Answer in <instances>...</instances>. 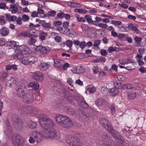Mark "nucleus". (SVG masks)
I'll list each match as a JSON object with an SVG mask.
<instances>
[{
	"label": "nucleus",
	"instance_id": "obj_14",
	"mask_svg": "<svg viewBox=\"0 0 146 146\" xmlns=\"http://www.w3.org/2000/svg\"><path fill=\"white\" fill-rule=\"evenodd\" d=\"M14 57L15 58L21 60V63L25 65L29 64L27 56L24 57V55H23V57L20 58L17 56V55H15Z\"/></svg>",
	"mask_w": 146,
	"mask_h": 146
},
{
	"label": "nucleus",
	"instance_id": "obj_35",
	"mask_svg": "<svg viewBox=\"0 0 146 146\" xmlns=\"http://www.w3.org/2000/svg\"><path fill=\"white\" fill-rule=\"evenodd\" d=\"M27 57L29 64H33L35 62V57L31 56H28Z\"/></svg>",
	"mask_w": 146,
	"mask_h": 146
},
{
	"label": "nucleus",
	"instance_id": "obj_42",
	"mask_svg": "<svg viewBox=\"0 0 146 146\" xmlns=\"http://www.w3.org/2000/svg\"><path fill=\"white\" fill-rule=\"evenodd\" d=\"M101 91L102 93L105 95H107L108 92V90L106 88L103 87L101 88Z\"/></svg>",
	"mask_w": 146,
	"mask_h": 146
},
{
	"label": "nucleus",
	"instance_id": "obj_15",
	"mask_svg": "<svg viewBox=\"0 0 146 146\" xmlns=\"http://www.w3.org/2000/svg\"><path fill=\"white\" fill-rule=\"evenodd\" d=\"M41 25L46 30L49 29H54V27H52L51 24L50 23H46L45 20H44Z\"/></svg>",
	"mask_w": 146,
	"mask_h": 146
},
{
	"label": "nucleus",
	"instance_id": "obj_62",
	"mask_svg": "<svg viewBox=\"0 0 146 146\" xmlns=\"http://www.w3.org/2000/svg\"><path fill=\"white\" fill-rule=\"evenodd\" d=\"M111 112L113 115L115 112V107L113 106H111L110 107Z\"/></svg>",
	"mask_w": 146,
	"mask_h": 146
},
{
	"label": "nucleus",
	"instance_id": "obj_12",
	"mask_svg": "<svg viewBox=\"0 0 146 146\" xmlns=\"http://www.w3.org/2000/svg\"><path fill=\"white\" fill-rule=\"evenodd\" d=\"M28 113L32 116H34L37 113L38 110L36 108L31 106H28Z\"/></svg>",
	"mask_w": 146,
	"mask_h": 146
},
{
	"label": "nucleus",
	"instance_id": "obj_54",
	"mask_svg": "<svg viewBox=\"0 0 146 146\" xmlns=\"http://www.w3.org/2000/svg\"><path fill=\"white\" fill-rule=\"evenodd\" d=\"M100 40H97L94 41L93 46H98L100 44Z\"/></svg>",
	"mask_w": 146,
	"mask_h": 146
},
{
	"label": "nucleus",
	"instance_id": "obj_22",
	"mask_svg": "<svg viewBox=\"0 0 146 146\" xmlns=\"http://www.w3.org/2000/svg\"><path fill=\"white\" fill-rule=\"evenodd\" d=\"M64 111L70 115H73L74 114V111L72 108L68 106L64 108Z\"/></svg>",
	"mask_w": 146,
	"mask_h": 146
},
{
	"label": "nucleus",
	"instance_id": "obj_32",
	"mask_svg": "<svg viewBox=\"0 0 146 146\" xmlns=\"http://www.w3.org/2000/svg\"><path fill=\"white\" fill-rule=\"evenodd\" d=\"M64 96L65 98L68 101H69L72 99V97L70 96L69 92L66 91L64 93Z\"/></svg>",
	"mask_w": 146,
	"mask_h": 146
},
{
	"label": "nucleus",
	"instance_id": "obj_58",
	"mask_svg": "<svg viewBox=\"0 0 146 146\" xmlns=\"http://www.w3.org/2000/svg\"><path fill=\"white\" fill-rule=\"evenodd\" d=\"M88 90L89 91L90 93H92L95 91L96 89L94 87L89 88H88Z\"/></svg>",
	"mask_w": 146,
	"mask_h": 146
},
{
	"label": "nucleus",
	"instance_id": "obj_49",
	"mask_svg": "<svg viewBox=\"0 0 146 146\" xmlns=\"http://www.w3.org/2000/svg\"><path fill=\"white\" fill-rule=\"evenodd\" d=\"M114 85L115 86V88L119 89L120 88L121 86V84L119 82H114Z\"/></svg>",
	"mask_w": 146,
	"mask_h": 146
},
{
	"label": "nucleus",
	"instance_id": "obj_26",
	"mask_svg": "<svg viewBox=\"0 0 146 146\" xmlns=\"http://www.w3.org/2000/svg\"><path fill=\"white\" fill-rule=\"evenodd\" d=\"M17 66L15 64H9L6 66V70H8L12 69L14 70H17L18 69Z\"/></svg>",
	"mask_w": 146,
	"mask_h": 146
},
{
	"label": "nucleus",
	"instance_id": "obj_28",
	"mask_svg": "<svg viewBox=\"0 0 146 146\" xmlns=\"http://www.w3.org/2000/svg\"><path fill=\"white\" fill-rule=\"evenodd\" d=\"M17 82L16 78H12L9 80L6 83V85L7 86H11L13 84H15Z\"/></svg>",
	"mask_w": 146,
	"mask_h": 146
},
{
	"label": "nucleus",
	"instance_id": "obj_6",
	"mask_svg": "<svg viewBox=\"0 0 146 146\" xmlns=\"http://www.w3.org/2000/svg\"><path fill=\"white\" fill-rule=\"evenodd\" d=\"M29 48L27 46L23 45L19 46L15 51V55H17L19 58H21L23 57V52L25 54H27L28 52Z\"/></svg>",
	"mask_w": 146,
	"mask_h": 146
},
{
	"label": "nucleus",
	"instance_id": "obj_23",
	"mask_svg": "<svg viewBox=\"0 0 146 146\" xmlns=\"http://www.w3.org/2000/svg\"><path fill=\"white\" fill-rule=\"evenodd\" d=\"M19 43L17 42H15L14 41H10L9 43V46L12 48H15V51L17 50V47L19 46L18 45Z\"/></svg>",
	"mask_w": 146,
	"mask_h": 146
},
{
	"label": "nucleus",
	"instance_id": "obj_61",
	"mask_svg": "<svg viewBox=\"0 0 146 146\" xmlns=\"http://www.w3.org/2000/svg\"><path fill=\"white\" fill-rule=\"evenodd\" d=\"M36 140L37 141V140L31 136L30 137L29 141L31 143H34Z\"/></svg>",
	"mask_w": 146,
	"mask_h": 146
},
{
	"label": "nucleus",
	"instance_id": "obj_50",
	"mask_svg": "<svg viewBox=\"0 0 146 146\" xmlns=\"http://www.w3.org/2000/svg\"><path fill=\"white\" fill-rule=\"evenodd\" d=\"M79 45L81 48L83 49L86 46V43L84 41L80 42Z\"/></svg>",
	"mask_w": 146,
	"mask_h": 146
},
{
	"label": "nucleus",
	"instance_id": "obj_53",
	"mask_svg": "<svg viewBox=\"0 0 146 146\" xmlns=\"http://www.w3.org/2000/svg\"><path fill=\"white\" fill-rule=\"evenodd\" d=\"M98 67L97 66H94L93 69L94 74H97L99 72L98 70Z\"/></svg>",
	"mask_w": 146,
	"mask_h": 146
},
{
	"label": "nucleus",
	"instance_id": "obj_46",
	"mask_svg": "<svg viewBox=\"0 0 146 146\" xmlns=\"http://www.w3.org/2000/svg\"><path fill=\"white\" fill-rule=\"evenodd\" d=\"M111 23L115 25H121L122 22L120 21L112 20L111 21Z\"/></svg>",
	"mask_w": 146,
	"mask_h": 146
},
{
	"label": "nucleus",
	"instance_id": "obj_47",
	"mask_svg": "<svg viewBox=\"0 0 146 146\" xmlns=\"http://www.w3.org/2000/svg\"><path fill=\"white\" fill-rule=\"evenodd\" d=\"M22 19L24 21H27L29 20V17L27 15L25 14L22 16Z\"/></svg>",
	"mask_w": 146,
	"mask_h": 146
},
{
	"label": "nucleus",
	"instance_id": "obj_41",
	"mask_svg": "<svg viewBox=\"0 0 146 146\" xmlns=\"http://www.w3.org/2000/svg\"><path fill=\"white\" fill-rule=\"evenodd\" d=\"M104 101L102 98H99L96 102V104L98 106L102 105L104 102Z\"/></svg>",
	"mask_w": 146,
	"mask_h": 146
},
{
	"label": "nucleus",
	"instance_id": "obj_21",
	"mask_svg": "<svg viewBox=\"0 0 146 146\" xmlns=\"http://www.w3.org/2000/svg\"><path fill=\"white\" fill-rule=\"evenodd\" d=\"M48 136L50 138H53L57 137V135L56 131L52 129L48 133Z\"/></svg>",
	"mask_w": 146,
	"mask_h": 146
},
{
	"label": "nucleus",
	"instance_id": "obj_8",
	"mask_svg": "<svg viewBox=\"0 0 146 146\" xmlns=\"http://www.w3.org/2000/svg\"><path fill=\"white\" fill-rule=\"evenodd\" d=\"M35 51L37 52H40L43 55L48 54L50 51V48L49 47H45L41 45L36 46Z\"/></svg>",
	"mask_w": 146,
	"mask_h": 146
},
{
	"label": "nucleus",
	"instance_id": "obj_16",
	"mask_svg": "<svg viewBox=\"0 0 146 146\" xmlns=\"http://www.w3.org/2000/svg\"><path fill=\"white\" fill-rule=\"evenodd\" d=\"M29 87L33 88V89L34 90H37L39 88L38 83L36 82H32L28 85Z\"/></svg>",
	"mask_w": 146,
	"mask_h": 146
},
{
	"label": "nucleus",
	"instance_id": "obj_34",
	"mask_svg": "<svg viewBox=\"0 0 146 146\" xmlns=\"http://www.w3.org/2000/svg\"><path fill=\"white\" fill-rule=\"evenodd\" d=\"M142 57V56H141V54L138 55L137 54L136 56V58H137V60L138 61L139 65L140 66L142 65L144 63L141 60Z\"/></svg>",
	"mask_w": 146,
	"mask_h": 146
},
{
	"label": "nucleus",
	"instance_id": "obj_25",
	"mask_svg": "<svg viewBox=\"0 0 146 146\" xmlns=\"http://www.w3.org/2000/svg\"><path fill=\"white\" fill-rule=\"evenodd\" d=\"M48 34L46 33L44 31L40 32L39 35V39L41 41H43L45 40L47 37Z\"/></svg>",
	"mask_w": 146,
	"mask_h": 146
},
{
	"label": "nucleus",
	"instance_id": "obj_11",
	"mask_svg": "<svg viewBox=\"0 0 146 146\" xmlns=\"http://www.w3.org/2000/svg\"><path fill=\"white\" fill-rule=\"evenodd\" d=\"M32 77L35 80L39 81H42L43 79L42 73L38 71L34 72L32 75Z\"/></svg>",
	"mask_w": 146,
	"mask_h": 146
},
{
	"label": "nucleus",
	"instance_id": "obj_57",
	"mask_svg": "<svg viewBox=\"0 0 146 146\" xmlns=\"http://www.w3.org/2000/svg\"><path fill=\"white\" fill-rule=\"evenodd\" d=\"M22 19L21 17H19L18 18H17L16 21V22L19 25H21L22 24Z\"/></svg>",
	"mask_w": 146,
	"mask_h": 146
},
{
	"label": "nucleus",
	"instance_id": "obj_24",
	"mask_svg": "<svg viewBox=\"0 0 146 146\" xmlns=\"http://www.w3.org/2000/svg\"><path fill=\"white\" fill-rule=\"evenodd\" d=\"M0 33L2 36H6L9 33V29L7 28L3 27L0 30Z\"/></svg>",
	"mask_w": 146,
	"mask_h": 146
},
{
	"label": "nucleus",
	"instance_id": "obj_31",
	"mask_svg": "<svg viewBox=\"0 0 146 146\" xmlns=\"http://www.w3.org/2000/svg\"><path fill=\"white\" fill-rule=\"evenodd\" d=\"M118 92V89L114 88L111 89L110 94L112 96H115L117 94Z\"/></svg>",
	"mask_w": 146,
	"mask_h": 146
},
{
	"label": "nucleus",
	"instance_id": "obj_59",
	"mask_svg": "<svg viewBox=\"0 0 146 146\" xmlns=\"http://www.w3.org/2000/svg\"><path fill=\"white\" fill-rule=\"evenodd\" d=\"M99 27L102 28H106L108 27V25L106 24L100 23Z\"/></svg>",
	"mask_w": 146,
	"mask_h": 146
},
{
	"label": "nucleus",
	"instance_id": "obj_1",
	"mask_svg": "<svg viewBox=\"0 0 146 146\" xmlns=\"http://www.w3.org/2000/svg\"><path fill=\"white\" fill-rule=\"evenodd\" d=\"M55 118L56 122L64 127H71L73 124V122L70 118L62 115H57Z\"/></svg>",
	"mask_w": 146,
	"mask_h": 146
},
{
	"label": "nucleus",
	"instance_id": "obj_56",
	"mask_svg": "<svg viewBox=\"0 0 146 146\" xmlns=\"http://www.w3.org/2000/svg\"><path fill=\"white\" fill-rule=\"evenodd\" d=\"M65 14L62 12H61L58 13L57 17L58 18L62 19L64 17Z\"/></svg>",
	"mask_w": 146,
	"mask_h": 146
},
{
	"label": "nucleus",
	"instance_id": "obj_10",
	"mask_svg": "<svg viewBox=\"0 0 146 146\" xmlns=\"http://www.w3.org/2000/svg\"><path fill=\"white\" fill-rule=\"evenodd\" d=\"M15 126L17 129H21L23 127V122L21 119H19L18 117L16 116L13 119Z\"/></svg>",
	"mask_w": 146,
	"mask_h": 146
},
{
	"label": "nucleus",
	"instance_id": "obj_60",
	"mask_svg": "<svg viewBox=\"0 0 146 146\" xmlns=\"http://www.w3.org/2000/svg\"><path fill=\"white\" fill-rule=\"evenodd\" d=\"M62 24V22L60 21H56L54 22L53 25L55 26H60Z\"/></svg>",
	"mask_w": 146,
	"mask_h": 146
},
{
	"label": "nucleus",
	"instance_id": "obj_37",
	"mask_svg": "<svg viewBox=\"0 0 146 146\" xmlns=\"http://www.w3.org/2000/svg\"><path fill=\"white\" fill-rule=\"evenodd\" d=\"M40 135V134L37 131H34L32 132L31 136L34 137L37 140H38V138Z\"/></svg>",
	"mask_w": 146,
	"mask_h": 146
},
{
	"label": "nucleus",
	"instance_id": "obj_30",
	"mask_svg": "<svg viewBox=\"0 0 146 146\" xmlns=\"http://www.w3.org/2000/svg\"><path fill=\"white\" fill-rule=\"evenodd\" d=\"M106 61V58L104 57H101L96 59H95L92 60L93 63H98L99 62H105Z\"/></svg>",
	"mask_w": 146,
	"mask_h": 146
},
{
	"label": "nucleus",
	"instance_id": "obj_36",
	"mask_svg": "<svg viewBox=\"0 0 146 146\" xmlns=\"http://www.w3.org/2000/svg\"><path fill=\"white\" fill-rule=\"evenodd\" d=\"M85 19H86L88 23L89 24H94V22L92 20L91 16L90 15H86L85 16Z\"/></svg>",
	"mask_w": 146,
	"mask_h": 146
},
{
	"label": "nucleus",
	"instance_id": "obj_20",
	"mask_svg": "<svg viewBox=\"0 0 146 146\" xmlns=\"http://www.w3.org/2000/svg\"><path fill=\"white\" fill-rule=\"evenodd\" d=\"M32 35L27 31H22L20 33L18 36L20 37H30L32 36Z\"/></svg>",
	"mask_w": 146,
	"mask_h": 146
},
{
	"label": "nucleus",
	"instance_id": "obj_52",
	"mask_svg": "<svg viewBox=\"0 0 146 146\" xmlns=\"http://www.w3.org/2000/svg\"><path fill=\"white\" fill-rule=\"evenodd\" d=\"M100 146H111L110 145L106 143H104L103 142L102 140L99 141Z\"/></svg>",
	"mask_w": 146,
	"mask_h": 146
},
{
	"label": "nucleus",
	"instance_id": "obj_63",
	"mask_svg": "<svg viewBox=\"0 0 146 146\" xmlns=\"http://www.w3.org/2000/svg\"><path fill=\"white\" fill-rule=\"evenodd\" d=\"M102 137L103 140L105 141L107 139L108 136L106 133H104L102 135Z\"/></svg>",
	"mask_w": 146,
	"mask_h": 146
},
{
	"label": "nucleus",
	"instance_id": "obj_2",
	"mask_svg": "<svg viewBox=\"0 0 146 146\" xmlns=\"http://www.w3.org/2000/svg\"><path fill=\"white\" fill-rule=\"evenodd\" d=\"M39 122L42 127L46 130L52 128L55 125V123L46 116H41Z\"/></svg>",
	"mask_w": 146,
	"mask_h": 146
},
{
	"label": "nucleus",
	"instance_id": "obj_9",
	"mask_svg": "<svg viewBox=\"0 0 146 146\" xmlns=\"http://www.w3.org/2000/svg\"><path fill=\"white\" fill-rule=\"evenodd\" d=\"M100 123L108 131H111L112 126L106 119L104 118H101L100 119Z\"/></svg>",
	"mask_w": 146,
	"mask_h": 146
},
{
	"label": "nucleus",
	"instance_id": "obj_4",
	"mask_svg": "<svg viewBox=\"0 0 146 146\" xmlns=\"http://www.w3.org/2000/svg\"><path fill=\"white\" fill-rule=\"evenodd\" d=\"M12 142L15 146H24V143L20 134H15L12 137Z\"/></svg>",
	"mask_w": 146,
	"mask_h": 146
},
{
	"label": "nucleus",
	"instance_id": "obj_39",
	"mask_svg": "<svg viewBox=\"0 0 146 146\" xmlns=\"http://www.w3.org/2000/svg\"><path fill=\"white\" fill-rule=\"evenodd\" d=\"M36 41V39L33 38H30L28 40V44L30 45H32L35 44V42Z\"/></svg>",
	"mask_w": 146,
	"mask_h": 146
},
{
	"label": "nucleus",
	"instance_id": "obj_40",
	"mask_svg": "<svg viewBox=\"0 0 146 146\" xmlns=\"http://www.w3.org/2000/svg\"><path fill=\"white\" fill-rule=\"evenodd\" d=\"M78 68V74H80L84 73L85 71V69L83 66H80L79 67H77Z\"/></svg>",
	"mask_w": 146,
	"mask_h": 146
},
{
	"label": "nucleus",
	"instance_id": "obj_51",
	"mask_svg": "<svg viewBox=\"0 0 146 146\" xmlns=\"http://www.w3.org/2000/svg\"><path fill=\"white\" fill-rule=\"evenodd\" d=\"M101 54L103 56H106L108 54V52L106 50L102 49L100 52Z\"/></svg>",
	"mask_w": 146,
	"mask_h": 146
},
{
	"label": "nucleus",
	"instance_id": "obj_38",
	"mask_svg": "<svg viewBox=\"0 0 146 146\" xmlns=\"http://www.w3.org/2000/svg\"><path fill=\"white\" fill-rule=\"evenodd\" d=\"M128 97L130 99H133L136 97V93L132 91L130 92L128 94Z\"/></svg>",
	"mask_w": 146,
	"mask_h": 146
},
{
	"label": "nucleus",
	"instance_id": "obj_48",
	"mask_svg": "<svg viewBox=\"0 0 146 146\" xmlns=\"http://www.w3.org/2000/svg\"><path fill=\"white\" fill-rule=\"evenodd\" d=\"M134 39L135 42L138 44H140L141 41L142 40V38L141 37H138L137 36L135 37Z\"/></svg>",
	"mask_w": 146,
	"mask_h": 146
},
{
	"label": "nucleus",
	"instance_id": "obj_13",
	"mask_svg": "<svg viewBox=\"0 0 146 146\" xmlns=\"http://www.w3.org/2000/svg\"><path fill=\"white\" fill-rule=\"evenodd\" d=\"M50 66V64L49 62L46 63L43 62L40 63L39 66V68L41 70L44 71L48 69Z\"/></svg>",
	"mask_w": 146,
	"mask_h": 146
},
{
	"label": "nucleus",
	"instance_id": "obj_18",
	"mask_svg": "<svg viewBox=\"0 0 146 146\" xmlns=\"http://www.w3.org/2000/svg\"><path fill=\"white\" fill-rule=\"evenodd\" d=\"M128 28L129 29L134 31V33H139L140 31L138 29L135 25L132 23H130L128 25Z\"/></svg>",
	"mask_w": 146,
	"mask_h": 146
},
{
	"label": "nucleus",
	"instance_id": "obj_44",
	"mask_svg": "<svg viewBox=\"0 0 146 146\" xmlns=\"http://www.w3.org/2000/svg\"><path fill=\"white\" fill-rule=\"evenodd\" d=\"M123 87L124 88L131 89L133 88V85L131 84L127 83L124 85Z\"/></svg>",
	"mask_w": 146,
	"mask_h": 146
},
{
	"label": "nucleus",
	"instance_id": "obj_3",
	"mask_svg": "<svg viewBox=\"0 0 146 146\" xmlns=\"http://www.w3.org/2000/svg\"><path fill=\"white\" fill-rule=\"evenodd\" d=\"M66 141L70 146H82V143L80 139L76 135H70L67 136Z\"/></svg>",
	"mask_w": 146,
	"mask_h": 146
},
{
	"label": "nucleus",
	"instance_id": "obj_43",
	"mask_svg": "<svg viewBox=\"0 0 146 146\" xmlns=\"http://www.w3.org/2000/svg\"><path fill=\"white\" fill-rule=\"evenodd\" d=\"M56 14V12L54 11H50L48 13V16L51 17H54Z\"/></svg>",
	"mask_w": 146,
	"mask_h": 146
},
{
	"label": "nucleus",
	"instance_id": "obj_7",
	"mask_svg": "<svg viewBox=\"0 0 146 146\" xmlns=\"http://www.w3.org/2000/svg\"><path fill=\"white\" fill-rule=\"evenodd\" d=\"M111 129V131H108L111 133V135L113 136L115 139L118 140L121 143L123 144V143L124 142V140L123 137L118 132L114 130L113 127H112V129Z\"/></svg>",
	"mask_w": 146,
	"mask_h": 146
},
{
	"label": "nucleus",
	"instance_id": "obj_29",
	"mask_svg": "<svg viewBox=\"0 0 146 146\" xmlns=\"http://www.w3.org/2000/svg\"><path fill=\"white\" fill-rule=\"evenodd\" d=\"M28 125L30 128L34 129L36 127L37 124L35 122L33 121L32 120H30L28 123Z\"/></svg>",
	"mask_w": 146,
	"mask_h": 146
},
{
	"label": "nucleus",
	"instance_id": "obj_5",
	"mask_svg": "<svg viewBox=\"0 0 146 146\" xmlns=\"http://www.w3.org/2000/svg\"><path fill=\"white\" fill-rule=\"evenodd\" d=\"M33 97V91L31 90H28L25 91L23 100L24 102L27 104H29L33 101L34 99Z\"/></svg>",
	"mask_w": 146,
	"mask_h": 146
},
{
	"label": "nucleus",
	"instance_id": "obj_27",
	"mask_svg": "<svg viewBox=\"0 0 146 146\" xmlns=\"http://www.w3.org/2000/svg\"><path fill=\"white\" fill-rule=\"evenodd\" d=\"M28 106H23L20 108L19 111L23 114L28 113Z\"/></svg>",
	"mask_w": 146,
	"mask_h": 146
},
{
	"label": "nucleus",
	"instance_id": "obj_33",
	"mask_svg": "<svg viewBox=\"0 0 146 146\" xmlns=\"http://www.w3.org/2000/svg\"><path fill=\"white\" fill-rule=\"evenodd\" d=\"M126 36L124 33H119L118 34L117 37L119 40H121L125 41L126 40Z\"/></svg>",
	"mask_w": 146,
	"mask_h": 146
},
{
	"label": "nucleus",
	"instance_id": "obj_17",
	"mask_svg": "<svg viewBox=\"0 0 146 146\" xmlns=\"http://www.w3.org/2000/svg\"><path fill=\"white\" fill-rule=\"evenodd\" d=\"M16 90L17 95L19 97H22L23 98V97L24 96L25 92L23 90V89L19 87H17Z\"/></svg>",
	"mask_w": 146,
	"mask_h": 146
},
{
	"label": "nucleus",
	"instance_id": "obj_45",
	"mask_svg": "<svg viewBox=\"0 0 146 146\" xmlns=\"http://www.w3.org/2000/svg\"><path fill=\"white\" fill-rule=\"evenodd\" d=\"M40 26V25L39 24L35 25L32 23H31L29 25V27L30 28H36L39 27Z\"/></svg>",
	"mask_w": 146,
	"mask_h": 146
},
{
	"label": "nucleus",
	"instance_id": "obj_64",
	"mask_svg": "<svg viewBox=\"0 0 146 146\" xmlns=\"http://www.w3.org/2000/svg\"><path fill=\"white\" fill-rule=\"evenodd\" d=\"M139 70L142 73H145L146 72V68L143 67H141L139 69Z\"/></svg>",
	"mask_w": 146,
	"mask_h": 146
},
{
	"label": "nucleus",
	"instance_id": "obj_19",
	"mask_svg": "<svg viewBox=\"0 0 146 146\" xmlns=\"http://www.w3.org/2000/svg\"><path fill=\"white\" fill-rule=\"evenodd\" d=\"M53 59L54 62V66L56 68H61L63 61L57 59Z\"/></svg>",
	"mask_w": 146,
	"mask_h": 146
},
{
	"label": "nucleus",
	"instance_id": "obj_55",
	"mask_svg": "<svg viewBox=\"0 0 146 146\" xmlns=\"http://www.w3.org/2000/svg\"><path fill=\"white\" fill-rule=\"evenodd\" d=\"M72 45V42L70 40H68L66 42V45L69 48L71 47Z\"/></svg>",
	"mask_w": 146,
	"mask_h": 146
}]
</instances>
